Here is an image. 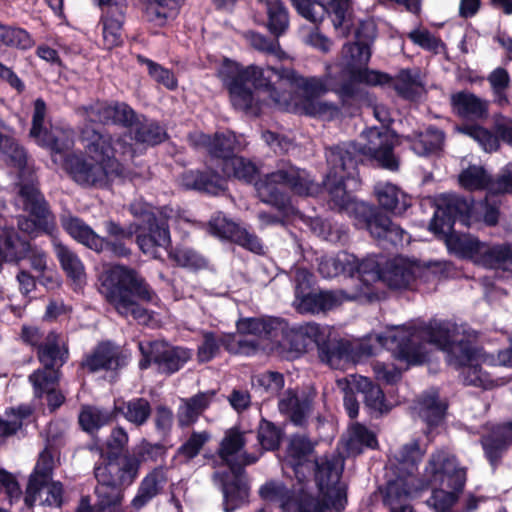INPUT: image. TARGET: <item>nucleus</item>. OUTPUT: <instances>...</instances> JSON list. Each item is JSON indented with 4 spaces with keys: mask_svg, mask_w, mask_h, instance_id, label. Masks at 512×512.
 Segmentation results:
<instances>
[{
    "mask_svg": "<svg viewBox=\"0 0 512 512\" xmlns=\"http://www.w3.org/2000/svg\"><path fill=\"white\" fill-rule=\"evenodd\" d=\"M294 491L288 488L283 482L270 480L259 489L260 497L269 502H278L283 512L286 511Z\"/></svg>",
    "mask_w": 512,
    "mask_h": 512,
    "instance_id": "60",
    "label": "nucleus"
},
{
    "mask_svg": "<svg viewBox=\"0 0 512 512\" xmlns=\"http://www.w3.org/2000/svg\"><path fill=\"white\" fill-rule=\"evenodd\" d=\"M225 476L227 474H223L221 480L224 510L225 512H233L240 508L248 498V486L241 478L226 480Z\"/></svg>",
    "mask_w": 512,
    "mask_h": 512,
    "instance_id": "48",
    "label": "nucleus"
},
{
    "mask_svg": "<svg viewBox=\"0 0 512 512\" xmlns=\"http://www.w3.org/2000/svg\"><path fill=\"white\" fill-rule=\"evenodd\" d=\"M481 445L486 459L491 467L495 469L510 445H512V437L505 424L502 423L494 428L491 433L482 437Z\"/></svg>",
    "mask_w": 512,
    "mask_h": 512,
    "instance_id": "33",
    "label": "nucleus"
},
{
    "mask_svg": "<svg viewBox=\"0 0 512 512\" xmlns=\"http://www.w3.org/2000/svg\"><path fill=\"white\" fill-rule=\"evenodd\" d=\"M180 186L186 191H195L206 196L223 195L228 190V184L221 170L205 164L201 168L184 170L180 177Z\"/></svg>",
    "mask_w": 512,
    "mask_h": 512,
    "instance_id": "19",
    "label": "nucleus"
},
{
    "mask_svg": "<svg viewBox=\"0 0 512 512\" xmlns=\"http://www.w3.org/2000/svg\"><path fill=\"white\" fill-rule=\"evenodd\" d=\"M265 6L267 21L265 27L276 39L287 33L290 27L288 8L283 0H259Z\"/></svg>",
    "mask_w": 512,
    "mask_h": 512,
    "instance_id": "39",
    "label": "nucleus"
},
{
    "mask_svg": "<svg viewBox=\"0 0 512 512\" xmlns=\"http://www.w3.org/2000/svg\"><path fill=\"white\" fill-rule=\"evenodd\" d=\"M444 352L447 353L449 365L458 370L466 364L477 362L480 349L474 341L463 337L459 340L454 339Z\"/></svg>",
    "mask_w": 512,
    "mask_h": 512,
    "instance_id": "44",
    "label": "nucleus"
},
{
    "mask_svg": "<svg viewBox=\"0 0 512 512\" xmlns=\"http://www.w3.org/2000/svg\"><path fill=\"white\" fill-rule=\"evenodd\" d=\"M352 13V0H330L326 5V15L331 18L334 28H343L346 34L353 25Z\"/></svg>",
    "mask_w": 512,
    "mask_h": 512,
    "instance_id": "55",
    "label": "nucleus"
},
{
    "mask_svg": "<svg viewBox=\"0 0 512 512\" xmlns=\"http://www.w3.org/2000/svg\"><path fill=\"white\" fill-rule=\"evenodd\" d=\"M130 355L126 349L112 340L99 341L92 350L85 354L80 367L88 373H117L129 363Z\"/></svg>",
    "mask_w": 512,
    "mask_h": 512,
    "instance_id": "15",
    "label": "nucleus"
},
{
    "mask_svg": "<svg viewBox=\"0 0 512 512\" xmlns=\"http://www.w3.org/2000/svg\"><path fill=\"white\" fill-rule=\"evenodd\" d=\"M142 120L137 117V120L131 128L128 135V141L132 143L134 140L136 143L145 144L147 146H156L168 139V133L164 126L158 121L153 119H147L142 116Z\"/></svg>",
    "mask_w": 512,
    "mask_h": 512,
    "instance_id": "35",
    "label": "nucleus"
},
{
    "mask_svg": "<svg viewBox=\"0 0 512 512\" xmlns=\"http://www.w3.org/2000/svg\"><path fill=\"white\" fill-rule=\"evenodd\" d=\"M332 508L331 499L316 497L301 488L293 498L285 512H328Z\"/></svg>",
    "mask_w": 512,
    "mask_h": 512,
    "instance_id": "47",
    "label": "nucleus"
},
{
    "mask_svg": "<svg viewBox=\"0 0 512 512\" xmlns=\"http://www.w3.org/2000/svg\"><path fill=\"white\" fill-rule=\"evenodd\" d=\"M168 258L176 266L197 271L207 266L206 259L196 250L189 247H169Z\"/></svg>",
    "mask_w": 512,
    "mask_h": 512,
    "instance_id": "53",
    "label": "nucleus"
},
{
    "mask_svg": "<svg viewBox=\"0 0 512 512\" xmlns=\"http://www.w3.org/2000/svg\"><path fill=\"white\" fill-rule=\"evenodd\" d=\"M99 292L105 301L124 318L140 322L149 319L144 304H156L159 297L144 276L136 269L114 264L100 276Z\"/></svg>",
    "mask_w": 512,
    "mask_h": 512,
    "instance_id": "4",
    "label": "nucleus"
},
{
    "mask_svg": "<svg viewBox=\"0 0 512 512\" xmlns=\"http://www.w3.org/2000/svg\"><path fill=\"white\" fill-rule=\"evenodd\" d=\"M0 150L7 158L9 166L23 172L27 166L28 154L26 149L14 138L2 134Z\"/></svg>",
    "mask_w": 512,
    "mask_h": 512,
    "instance_id": "59",
    "label": "nucleus"
},
{
    "mask_svg": "<svg viewBox=\"0 0 512 512\" xmlns=\"http://www.w3.org/2000/svg\"><path fill=\"white\" fill-rule=\"evenodd\" d=\"M168 481L166 470L163 466L153 468L141 480L137 493L131 501L136 510L145 507L153 498L162 494Z\"/></svg>",
    "mask_w": 512,
    "mask_h": 512,
    "instance_id": "29",
    "label": "nucleus"
},
{
    "mask_svg": "<svg viewBox=\"0 0 512 512\" xmlns=\"http://www.w3.org/2000/svg\"><path fill=\"white\" fill-rule=\"evenodd\" d=\"M320 334V325L317 323H306L297 327L286 326L277 333L274 344L282 350L292 353L295 357L305 353L312 345H315Z\"/></svg>",
    "mask_w": 512,
    "mask_h": 512,
    "instance_id": "23",
    "label": "nucleus"
},
{
    "mask_svg": "<svg viewBox=\"0 0 512 512\" xmlns=\"http://www.w3.org/2000/svg\"><path fill=\"white\" fill-rule=\"evenodd\" d=\"M428 485L445 484L459 497L467 481V469L461 467L455 456L445 451L432 453L425 468Z\"/></svg>",
    "mask_w": 512,
    "mask_h": 512,
    "instance_id": "14",
    "label": "nucleus"
},
{
    "mask_svg": "<svg viewBox=\"0 0 512 512\" xmlns=\"http://www.w3.org/2000/svg\"><path fill=\"white\" fill-rule=\"evenodd\" d=\"M297 302L300 312L312 314L332 310L339 304L338 298L332 291H312L303 295Z\"/></svg>",
    "mask_w": 512,
    "mask_h": 512,
    "instance_id": "46",
    "label": "nucleus"
},
{
    "mask_svg": "<svg viewBox=\"0 0 512 512\" xmlns=\"http://www.w3.org/2000/svg\"><path fill=\"white\" fill-rule=\"evenodd\" d=\"M312 473L321 496L331 499L335 512H343L347 505L346 487L340 484L343 467L339 466L334 458L324 456L315 458L313 466L309 469V476Z\"/></svg>",
    "mask_w": 512,
    "mask_h": 512,
    "instance_id": "13",
    "label": "nucleus"
},
{
    "mask_svg": "<svg viewBox=\"0 0 512 512\" xmlns=\"http://www.w3.org/2000/svg\"><path fill=\"white\" fill-rule=\"evenodd\" d=\"M34 45L35 41L27 30L0 22V47H12L26 51Z\"/></svg>",
    "mask_w": 512,
    "mask_h": 512,
    "instance_id": "51",
    "label": "nucleus"
},
{
    "mask_svg": "<svg viewBox=\"0 0 512 512\" xmlns=\"http://www.w3.org/2000/svg\"><path fill=\"white\" fill-rule=\"evenodd\" d=\"M423 456L424 451L421 449L418 441L403 445L396 455V460L399 465L398 469L402 475H413L417 471Z\"/></svg>",
    "mask_w": 512,
    "mask_h": 512,
    "instance_id": "54",
    "label": "nucleus"
},
{
    "mask_svg": "<svg viewBox=\"0 0 512 512\" xmlns=\"http://www.w3.org/2000/svg\"><path fill=\"white\" fill-rule=\"evenodd\" d=\"M208 231L211 235L228 240L242 248L256 254L263 252L260 238L246 228L228 219L224 213L218 212L208 222Z\"/></svg>",
    "mask_w": 512,
    "mask_h": 512,
    "instance_id": "20",
    "label": "nucleus"
},
{
    "mask_svg": "<svg viewBox=\"0 0 512 512\" xmlns=\"http://www.w3.org/2000/svg\"><path fill=\"white\" fill-rule=\"evenodd\" d=\"M36 356L42 369L60 370L67 362L69 352L67 349H61L58 335L50 332L45 337L44 343L36 350Z\"/></svg>",
    "mask_w": 512,
    "mask_h": 512,
    "instance_id": "36",
    "label": "nucleus"
},
{
    "mask_svg": "<svg viewBox=\"0 0 512 512\" xmlns=\"http://www.w3.org/2000/svg\"><path fill=\"white\" fill-rule=\"evenodd\" d=\"M348 79H342L331 73L325 79L318 77L298 76L294 70L266 68L256 65L242 66L240 63L224 58L219 69L218 77L227 89L233 107L244 112L257 113L260 110L253 88L263 90L275 106L286 108L291 101V92L284 88V82L296 84L310 97H319L330 91L337 95L343 108L350 106L360 89L357 83L370 86L389 83L392 78L388 73L370 70L369 68L348 67Z\"/></svg>",
    "mask_w": 512,
    "mask_h": 512,
    "instance_id": "2",
    "label": "nucleus"
},
{
    "mask_svg": "<svg viewBox=\"0 0 512 512\" xmlns=\"http://www.w3.org/2000/svg\"><path fill=\"white\" fill-rule=\"evenodd\" d=\"M381 281L391 289H407L415 281L414 267L403 258H394L386 263Z\"/></svg>",
    "mask_w": 512,
    "mask_h": 512,
    "instance_id": "37",
    "label": "nucleus"
},
{
    "mask_svg": "<svg viewBox=\"0 0 512 512\" xmlns=\"http://www.w3.org/2000/svg\"><path fill=\"white\" fill-rule=\"evenodd\" d=\"M95 125L86 118L80 131L84 152L107 165L114 172V177H123L124 166L121 160H132L135 157L134 144L128 141L127 133L114 138L111 133Z\"/></svg>",
    "mask_w": 512,
    "mask_h": 512,
    "instance_id": "7",
    "label": "nucleus"
},
{
    "mask_svg": "<svg viewBox=\"0 0 512 512\" xmlns=\"http://www.w3.org/2000/svg\"><path fill=\"white\" fill-rule=\"evenodd\" d=\"M137 62L146 65L148 75L159 85L164 86L170 91H174L178 87V80L171 69H168L159 63L147 58L144 55L137 56Z\"/></svg>",
    "mask_w": 512,
    "mask_h": 512,
    "instance_id": "58",
    "label": "nucleus"
},
{
    "mask_svg": "<svg viewBox=\"0 0 512 512\" xmlns=\"http://www.w3.org/2000/svg\"><path fill=\"white\" fill-rule=\"evenodd\" d=\"M18 196L27 216L18 219V229L31 239L53 236L57 230L56 217L44 194L33 183L21 184Z\"/></svg>",
    "mask_w": 512,
    "mask_h": 512,
    "instance_id": "9",
    "label": "nucleus"
},
{
    "mask_svg": "<svg viewBox=\"0 0 512 512\" xmlns=\"http://www.w3.org/2000/svg\"><path fill=\"white\" fill-rule=\"evenodd\" d=\"M61 166L68 177L83 188L105 189L115 178L107 165L82 150L64 154Z\"/></svg>",
    "mask_w": 512,
    "mask_h": 512,
    "instance_id": "11",
    "label": "nucleus"
},
{
    "mask_svg": "<svg viewBox=\"0 0 512 512\" xmlns=\"http://www.w3.org/2000/svg\"><path fill=\"white\" fill-rule=\"evenodd\" d=\"M388 75L392 78L389 84L392 83L393 89L400 98L410 102L420 99L424 85L418 73L413 74L409 68H405L401 69L394 78L390 74ZM384 85H388V83Z\"/></svg>",
    "mask_w": 512,
    "mask_h": 512,
    "instance_id": "41",
    "label": "nucleus"
},
{
    "mask_svg": "<svg viewBox=\"0 0 512 512\" xmlns=\"http://www.w3.org/2000/svg\"><path fill=\"white\" fill-rule=\"evenodd\" d=\"M135 235L136 243L144 254H154L158 247L167 249L171 246L168 220L141 227Z\"/></svg>",
    "mask_w": 512,
    "mask_h": 512,
    "instance_id": "32",
    "label": "nucleus"
},
{
    "mask_svg": "<svg viewBox=\"0 0 512 512\" xmlns=\"http://www.w3.org/2000/svg\"><path fill=\"white\" fill-rule=\"evenodd\" d=\"M473 196L458 193H442L436 198V210L429 223V231L435 237L455 230V224L470 228L475 220Z\"/></svg>",
    "mask_w": 512,
    "mask_h": 512,
    "instance_id": "10",
    "label": "nucleus"
},
{
    "mask_svg": "<svg viewBox=\"0 0 512 512\" xmlns=\"http://www.w3.org/2000/svg\"><path fill=\"white\" fill-rule=\"evenodd\" d=\"M126 2H115L109 5L101 18L103 24V42L106 49L111 50L123 44V25L126 19Z\"/></svg>",
    "mask_w": 512,
    "mask_h": 512,
    "instance_id": "26",
    "label": "nucleus"
},
{
    "mask_svg": "<svg viewBox=\"0 0 512 512\" xmlns=\"http://www.w3.org/2000/svg\"><path fill=\"white\" fill-rule=\"evenodd\" d=\"M315 444L306 435H292L286 448V464L292 469L298 483L303 484L309 479V469L313 466L312 456Z\"/></svg>",
    "mask_w": 512,
    "mask_h": 512,
    "instance_id": "22",
    "label": "nucleus"
},
{
    "mask_svg": "<svg viewBox=\"0 0 512 512\" xmlns=\"http://www.w3.org/2000/svg\"><path fill=\"white\" fill-rule=\"evenodd\" d=\"M62 372L61 370H47L38 368L34 370L29 376L28 380L32 385L33 395L36 399H44V395L60 386Z\"/></svg>",
    "mask_w": 512,
    "mask_h": 512,
    "instance_id": "50",
    "label": "nucleus"
},
{
    "mask_svg": "<svg viewBox=\"0 0 512 512\" xmlns=\"http://www.w3.org/2000/svg\"><path fill=\"white\" fill-rule=\"evenodd\" d=\"M444 241L447 247L461 254L465 258H479L484 264L485 252L488 248L478 238L469 234L458 233L456 230L435 237Z\"/></svg>",
    "mask_w": 512,
    "mask_h": 512,
    "instance_id": "30",
    "label": "nucleus"
},
{
    "mask_svg": "<svg viewBox=\"0 0 512 512\" xmlns=\"http://www.w3.org/2000/svg\"><path fill=\"white\" fill-rule=\"evenodd\" d=\"M449 404L440 398L437 391L423 394L418 401V414L421 420L432 431L445 421Z\"/></svg>",
    "mask_w": 512,
    "mask_h": 512,
    "instance_id": "31",
    "label": "nucleus"
},
{
    "mask_svg": "<svg viewBox=\"0 0 512 512\" xmlns=\"http://www.w3.org/2000/svg\"><path fill=\"white\" fill-rule=\"evenodd\" d=\"M354 389L363 396L364 405L371 414L382 415L391 410L383 390L371 379L360 376L354 381Z\"/></svg>",
    "mask_w": 512,
    "mask_h": 512,
    "instance_id": "34",
    "label": "nucleus"
},
{
    "mask_svg": "<svg viewBox=\"0 0 512 512\" xmlns=\"http://www.w3.org/2000/svg\"><path fill=\"white\" fill-rule=\"evenodd\" d=\"M286 326V320L280 317H249L237 322V331L240 334L254 335L274 343L277 333Z\"/></svg>",
    "mask_w": 512,
    "mask_h": 512,
    "instance_id": "28",
    "label": "nucleus"
},
{
    "mask_svg": "<svg viewBox=\"0 0 512 512\" xmlns=\"http://www.w3.org/2000/svg\"><path fill=\"white\" fill-rule=\"evenodd\" d=\"M453 111L462 118L484 119L488 115V105L475 94L459 91L451 95Z\"/></svg>",
    "mask_w": 512,
    "mask_h": 512,
    "instance_id": "38",
    "label": "nucleus"
},
{
    "mask_svg": "<svg viewBox=\"0 0 512 512\" xmlns=\"http://www.w3.org/2000/svg\"><path fill=\"white\" fill-rule=\"evenodd\" d=\"M484 265L512 270V243L488 246L485 252Z\"/></svg>",
    "mask_w": 512,
    "mask_h": 512,
    "instance_id": "62",
    "label": "nucleus"
},
{
    "mask_svg": "<svg viewBox=\"0 0 512 512\" xmlns=\"http://www.w3.org/2000/svg\"><path fill=\"white\" fill-rule=\"evenodd\" d=\"M225 180H237L245 184H252L259 175V169L256 164L239 154L232 157L225 165L220 168Z\"/></svg>",
    "mask_w": 512,
    "mask_h": 512,
    "instance_id": "42",
    "label": "nucleus"
},
{
    "mask_svg": "<svg viewBox=\"0 0 512 512\" xmlns=\"http://www.w3.org/2000/svg\"><path fill=\"white\" fill-rule=\"evenodd\" d=\"M261 202L271 205L282 215L295 214V207L287 189L298 196H311L318 191L310 174L297 166L286 163L265 174L255 183Z\"/></svg>",
    "mask_w": 512,
    "mask_h": 512,
    "instance_id": "6",
    "label": "nucleus"
},
{
    "mask_svg": "<svg viewBox=\"0 0 512 512\" xmlns=\"http://www.w3.org/2000/svg\"><path fill=\"white\" fill-rule=\"evenodd\" d=\"M115 422L113 411L94 405H83L78 414V425L88 435L94 437L99 430Z\"/></svg>",
    "mask_w": 512,
    "mask_h": 512,
    "instance_id": "40",
    "label": "nucleus"
},
{
    "mask_svg": "<svg viewBox=\"0 0 512 512\" xmlns=\"http://www.w3.org/2000/svg\"><path fill=\"white\" fill-rule=\"evenodd\" d=\"M201 145L206 149L211 162L219 169L232 157L243 151L244 147L234 132H216L214 135L202 134Z\"/></svg>",
    "mask_w": 512,
    "mask_h": 512,
    "instance_id": "24",
    "label": "nucleus"
},
{
    "mask_svg": "<svg viewBox=\"0 0 512 512\" xmlns=\"http://www.w3.org/2000/svg\"><path fill=\"white\" fill-rule=\"evenodd\" d=\"M461 131L479 143L488 153L500 149L501 143L512 147V118L503 114H495L490 128L479 124H468Z\"/></svg>",
    "mask_w": 512,
    "mask_h": 512,
    "instance_id": "16",
    "label": "nucleus"
},
{
    "mask_svg": "<svg viewBox=\"0 0 512 512\" xmlns=\"http://www.w3.org/2000/svg\"><path fill=\"white\" fill-rule=\"evenodd\" d=\"M364 145L354 142L342 143L326 151L328 172L323 186L329 197V204L339 212H345L354 221L357 229H363L382 243L402 245L406 231L394 223L378 207L359 201L353 195L361 185L358 164L366 156L377 167L396 172L400 159L395 154V134L387 129L370 127L363 131Z\"/></svg>",
    "mask_w": 512,
    "mask_h": 512,
    "instance_id": "1",
    "label": "nucleus"
},
{
    "mask_svg": "<svg viewBox=\"0 0 512 512\" xmlns=\"http://www.w3.org/2000/svg\"><path fill=\"white\" fill-rule=\"evenodd\" d=\"M411 488L405 475H399L393 480H389L383 492L384 505L394 507L407 504Z\"/></svg>",
    "mask_w": 512,
    "mask_h": 512,
    "instance_id": "56",
    "label": "nucleus"
},
{
    "mask_svg": "<svg viewBox=\"0 0 512 512\" xmlns=\"http://www.w3.org/2000/svg\"><path fill=\"white\" fill-rule=\"evenodd\" d=\"M107 236L98 235L94 252L112 258H129L132 255L131 245L135 234L139 231L136 225L122 226L114 220L104 222Z\"/></svg>",
    "mask_w": 512,
    "mask_h": 512,
    "instance_id": "18",
    "label": "nucleus"
},
{
    "mask_svg": "<svg viewBox=\"0 0 512 512\" xmlns=\"http://www.w3.org/2000/svg\"><path fill=\"white\" fill-rule=\"evenodd\" d=\"M141 359L139 369L147 370L155 365L158 373L171 376L180 371L191 359V349L183 346H174L166 341H151L148 347L139 344Z\"/></svg>",
    "mask_w": 512,
    "mask_h": 512,
    "instance_id": "12",
    "label": "nucleus"
},
{
    "mask_svg": "<svg viewBox=\"0 0 512 512\" xmlns=\"http://www.w3.org/2000/svg\"><path fill=\"white\" fill-rule=\"evenodd\" d=\"M62 227L74 240L90 250L97 246L98 234L80 217L68 216L62 219Z\"/></svg>",
    "mask_w": 512,
    "mask_h": 512,
    "instance_id": "49",
    "label": "nucleus"
},
{
    "mask_svg": "<svg viewBox=\"0 0 512 512\" xmlns=\"http://www.w3.org/2000/svg\"><path fill=\"white\" fill-rule=\"evenodd\" d=\"M459 183L467 190H482L489 186L491 178L481 166L470 165L459 174Z\"/></svg>",
    "mask_w": 512,
    "mask_h": 512,
    "instance_id": "63",
    "label": "nucleus"
},
{
    "mask_svg": "<svg viewBox=\"0 0 512 512\" xmlns=\"http://www.w3.org/2000/svg\"><path fill=\"white\" fill-rule=\"evenodd\" d=\"M112 411L115 421L122 417L134 426L141 427L151 417L152 407L149 400L144 397H133L125 400L120 396L114 398Z\"/></svg>",
    "mask_w": 512,
    "mask_h": 512,
    "instance_id": "27",
    "label": "nucleus"
},
{
    "mask_svg": "<svg viewBox=\"0 0 512 512\" xmlns=\"http://www.w3.org/2000/svg\"><path fill=\"white\" fill-rule=\"evenodd\" d=\"M284 431L274 422L262 417L257 428V440L266 451H276L280 448Z\"/></svg>",
    "mask_w": 512,
    "mask_h": 512,
    "instance_id": "57",
    "label": "nucleus"
},
{
    "mask_svg": "<svg viewBox=\"0 0 512 512\" xmlns=\"http://www.w3.org/2000/svg\"><path fill=\"white\" fill-rule=\"evenodd\" d=\"M184 0H153L146 8V15L150 22L163 27L172 12H177Z\"/></svg>",
    "mask_w": 512,
    "mask_h": 512,
    "instance_id": "61",
    "label": "nucleus"
},
{
    "mask_svg": "<svg viewBox=\"0 0 512 512\" xmlns=\"http://www.w3.org/2000/svg\"><path fill=\"white\" fill-rule=\"evenodd\" d=\"M317 391L314 387L288 388L278 401V410L282 416L296 427H306L313 413Z\"/></svg>",
    "mask_w": 512,
    "mask_h": 512,
    "instance_id": "17",
    "label": "nucleus"
},
{
    "mask_svg": "<svg viewBox=\"0 0 512 512\" xmlns=\"http://www.w3.org/2000/svg\"><path fill=\"white\" fill-rule=\"evenodd\" d=\"M410 148L419 156H428L437 152L444 141V133L436 126L430 125L425 132L407 137Z\"/></svg>",
    "mask_w": 512,
    "mask_h": 512,
    "instance_id": "45",
    "label": "nucleus"
},
{
    "mask_svg": "<svg viewBox=\"0 0 512 512\" xmlns=\"http://www.w3.org/2000/svg\"><path fill=\"white\" fill-rule=\"evenodd\" d=\"M86 112L88 122L127 129L133 128L138 117L130 105L120 101L97 103L89 106Z\"/></svg>",
    "mask_w": 512,
    "mask_h": 512,
    "instance_id": "21",
    "label": "nucleus"
},
{
    "mask_svg": "<svg viewBox=\"0 0 512 512\" xmlns=\"http://www.w3.org/2000/svg\"><path fill=\"white\" fill-rule=\"evenodd\" d=\"M315 346L317 347L320 361L331 368H338L342 361L348 359L353 352V346L350 341L332 336L330 331L321 326Z\"/></svg>",
    "mask_w": 512,
    "mask_h": 512,
    "instance_id": "25",
    "label": "nucleus"
},
{
    "mask_svg": "<svg viewBox=\"0 0 512 512\" xmlns=\"http://www.w3.org/2000/svg\"><path fill=\"white\" fill-rule=\"evenodd\" d=\"M6 258L10 263H20L26 260L31 251V242L19 235L14 227L8 231V235L1 244Z\"/></svg>",
    "mask_w": 512,
    "mask_h": 512,
    "instance_id": "52",
    "label": "nucleus"
},
{
    "mask_svg": "<svg viewBox=\"0 0 512 512\" xmlns=\"http://www.w3.org/2000/svg\"><path fill=\"white\" fill-rule=\"evenodd\" d=\"M55 255L66 277L75 285H80L86 278L85 267L79 256L67 245L55 244Z\"/></svg>",
    "mask_w": 512,
    "mask_h": 512,
    "instance_id": "43",
    "label": "nucleus"
},
{
    "mask_svg": "<svg viewBox=\"0 0 512 512\" xmlns=\"http://www.w3.org/2000/svg\"><path fill=\"white\" fill-rule=\"evenodd\" d=\"M128 441L126 430L122 426L114 427L106 441V449H101L99 460L94 465L99 510L121 506L124 492L138 478L142 462L152 457L154 450L161 448L158 444L146 443L132 453H124Z\"/></svg>",
    "mask_w": 512,
    "mask_h": 512,
    "instance_id": "3",
    "label": "nucleus"
},
{
    "mask_svg": "<svg viewBox=\"0 0 512 512\" xmlns=\"http://www.w3.org/2000/svg\"><path fill=\"white\" fill-rule=\"evenodd\" d=\"M458 333V326L448 320H430L428 323L407 329H397L388 336H379L383 346L392 350L396 360L407 367L428 362L427 344L445 351Z\"/></svg>",
    "mask_w": 512,
    "mask_h": 512,
    "instance_id": "5",
    "label": "nucleus"
},
{
    "mask_svg": "<svg viewBox=\"0 0 512 512\" xmlns=\"http://www.w3.org/2000/svg\"><path fill=\"white\" fill-rule=\"evenodd\" d=\"M296 12L313 23L319 25L326 16V5L318 0H290Z\"/></svg>",
    "mask_w": 512,
    "mask_h": 512,
    "instance_id": "64",
    "label": "nucleus"
},
{
    "mask_svg": "<svg viewBox=\"0 0 512 512\" xmlns=\"http://www.w3.org/2000/svg\"><path fill=\"white\" fill-rule=\"evenodd\" d=\"M18 196L27 216L18 219V229L31 239L53 236L57 230L56 217L44 194L33 183L21 184Z\"/></svg>",
    "mask_w": 512,
    "mask_h": 512,
    "instance_id": "8",
    "label": "nucleus"
}]
</instances>
